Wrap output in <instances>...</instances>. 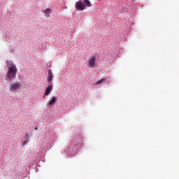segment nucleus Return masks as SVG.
I'll return each mask as SVG.
<instances>
[{"label":"nucleus","instance_id":"nucleus-1","mask_svg":"<svg viewBox=\"0 0 179 179\" xmlns=\"http://www.w3.org/2000/svg\"><path fill=\"white\" fill-rule=\"evenodd\" d=\"M6 64L8 69L5 78L7 76L8 79V80L10 81L12 79H13V78L16 77V73H17V67H16V65L13 64V62L12 61L8 60Z\"/></svg>","mask_w":179,"mask_h":179},{"label":"nucleus","instance_id":"nucleus-2","mask_svg":"<svg viewBox=\"0 0 179 179\" xmlns=\"http://www.w3.org/2000/svg\"><path fill=\"white\" fill-rule=\"evenodd\" d=\"M20 89V83L10 84V86H9L10 92H15L16 90H19Z\"/></svg>","mask_w":179,"mask_h":179},{"label":"nucleus","instance_id":"nucleus-3","mask_svg":"<svg viewBox=\"0 0 179 179\" xmlns=\"http://www.w3.org/2000/svg\"><path fill=\"white\" fill-rule=\"evenodd\" d=\"M76 10H85V6L83 1L80 0L76 3Z\"/></svg>","mask_w":179,"mask_h":179},{"label":"nucleus","instance_id":"nucleus-4","mask_svg":"<svg viewBox=\"0 0 179 179\" xmlns=\"http://www.w3.org/2000/svg\"><path fill=\"white\" fill-rule=\"evenodd\" d=\"M89 66L91 69H94V66H96V56L92 57L88 61Z\"/></svg>","mask_w":179,"mask_h":179},{"label":"nucleus","instance_id":"nucleus-5","mask_svg":"<svg viewBox=\"0 0 179 179\" xmlns=\"http://www.w3.org/2000/svg\"><path fill=\"white\" fill-rule=\"evenodd\" d=\"M43 13H45V16L48 19H49L52 16V15H51V9H50V8L45 9L44 11H43Z\"/></svg>","mask_w":179,"mask_h":179},{"label":"nucleus","instance_id":"nucleus-6","mask_svg":"<svg viewBox=\"0 0 179 179\" xmlns=\"http://www.w3.org/2000/svg\"><path fill=\"white\" fill-rule=\"evenodd\" d=\"M57 101V97L53 96L50 101L48 102V107L49 108L52 107V106H54V104H55V102Z\"/></svg>","mask_w":179,"mask_h":179},{"label":"nucleus","instance_id":"nucleus-7","mask_svg":"<svg viewBox=\"0 0 179 179\" xmlns=\"http://www.w3.org/2000/svg\"><path fill=\"white\" fill-rule=\"evenodd\" d=\"M48 75V77L47 78V80L50 83V82H52V70L49 69Z\"/></svg>","mask_w":179,"mask_h":179},{"label":"nucleus","instance_id":"nucleus-8","mask_svg":"<svg viewBox=\"0 0 179 179\" xmlns=\"http://www.w3.org/2000/svg\"><path fill=\"white\" fill-rule=\"evenodd\" d=\"M52 90V85H48L45 92V96H48L51 91Z\"/></svg>","mask_w":179,"mask_h":179},{"label":"nucleus","instance_id":"nucleus-9","mask_svg":"<svg viewBox=\"0 0 179 179\" xmlns=\"http://www.w3.org/2000/svg\"><path fill=\"white\" fill-rule=\"evenodd\" d=\"M83 3L84 5V7L86 8H90L92 6V3L89 0H83Z\"/></svg>","mask_w":179,"mask_h":179},{"label":"nucleus","instance_id":"nucleus-10","mask_svg":"<svg viewBox=\"0 0 179 179\" xmlns=\"http://www.w3.org/2000/svg\"><path fill=\"white\" fill-rule=\"evenodd\" d=\"M105 80H106V78H102L99 81H97L96 83H95V85H100V83H103V82H105Z\"/></svg>","mask_w":179,"mask_h":179},{"label":"nucleus","instance_id":"nucleus-11","mask_svg":"<svg viewBox=\"0 0 179 179\" xmlns=\"http://www.w3.org/2000/svg\"><path fill=\"white\" fill-rule=\"evenodd\" d=\"M27 143V141H24V143H22L23 145H26Z\"/></svg>","mask_w":179,"mask_h":179},{"label":"nucleus","instance_id":"nucleus-12","mask_svg":"<svg viewBox=\"0 0 179 179\" xmlns=\"http://www.w3.org/2000/svg\"><path fill=\"white\" fill-rule=\"evenodd\" d=\"M36 131H37V127H35Z\"/></svg>","mask_w":179,"mask_h":179},{"label":"nucleus","instance_id":"nucleus-13","mask_svg":"<svg viewBox=\"0 0 179 179\" xmlns=\"http://www.w3.org/2000/svg\"><path fill=\"white\" fill-rule=\"evenodd\" d=\"M25 136H27V134H25Z\"/></svg>","mask_w":179,"mask_h":179}]
</instances>
